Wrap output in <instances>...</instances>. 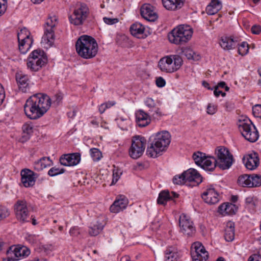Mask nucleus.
I'll return each mask as SVG.
<instances>
[{
    "label": "nucleus",
    "mask_w": 261,
    "mask_h": 261,
    "mask_svg": "<svg viewBox=\"0 0 261 261\" xmlns=\"http://www.w3.org/2000/svg\"><path fill=\"white\" fill-rule=\"evenodd\" d=\"M50 97L45 94L39 93L30 96L24 105L25 115L30 119L36 120L41 117L49 109Z\"/></svg>",
    "instance_id": "f257e3e1"
},
{
    "label": "nucleus",
    "mask_w": 261,
    "mask_h": 261,
    "mask_svg": "<svg viewBox=\"0 0 261 261\" xmlns=\"http://www.w3.org/2000/svg\"><path fill=\"white\" fill-rule=\"evenodd\" d=\"M151 141L146 150L147 154L152 158H156L164 151L169 145L170 135L167 131L159 132L150 138Z\"/></svg>",
    "instance_id": "f03ea898"
},
{
    "label": "nucleus",
    "mask_w": 261,
    "mask_h": 261,
    "mask_svg": "<svg viewBox=\"0 0 261 261\" xmlns=\"http://www.w3.org/2000/svg\"><path fill=\"white\" fill-rule=\"evenodd\" d=\"M216 158L211 156L212 162L215 168L217 166L222 170L229 169L233 161V155L229 150L224 146L217 147L215 151Z\"/></svg>",
    "instance_id": "7ed1b4c3"
},
{
    "label": "nucleus",
    "mask_w": 261,
    "mask_h": 261,
    "mask_svg": "<svg viewBox=\"0 0 261 261\" xmlns=\"http://www.w3.org/2000/svg\"><path fill=\"white\" fill-rule=\"evenodd\" d=\"M193 31L192 28L187 25H180L174 28L168 35L170 42L175 44L186 43L191 38Z\"/></svg>",
    "instance_id": "20e7f679"
},
{
    "label": "nucleus",
    "mask_w": 261,
    "mask_h": 261,
    "mask_svg": "<svg viewBox=\"0 0 261 261\" xmlns=\"http://www.w3.org/2000/svg\"><path fill=\"white\" fill-rule=\"evenodd\" d=\"M237 124L240 132L246 140L251 142H254L257 140L259 136L258 132L250 119H240Z\"/></svg>",
    "instance_id": "39448f33"
},
{
    "label": "nucleus",
    "mask_w": 261,
    "mask_h": 261,
    "mask_svg": "<svg viewBox=\"0 0 261 261\" xmlns=\"http://www.w3.org/2000/svg\"><path fill=\"white\" fill-rule=\"evenodd\" d=\"M182 60L178 55H170L161 58L158 66L164 72H173L177 70L181 66Z\"/></svg>",
    "instance_id": "423d86ee"
},
{
    "label": "nucleus",
    "mask_w": 261,
    "mask_h": 261,
    "mask_svg": "<svg viewBox=\"0 0 261 261\" xmlns=\"http://www.w3.org/2000/svg\"><path fill=\"white\" fill-rule=\"evenodd\" d=\"M47 61L43 50L40 49L33 51L28 58L27 67L32 71H37L44 66Z\"/></svg>",
    "instance_id": "0eeeda50"
},
{
    "label": "nucleus",
    "mask_w": 261,
    "mask_h": 261,
    "mask_svg": "<svg viewBox=\"0 0 261 261\" xmlns=\"http://www.w3.org/2000/svg\"><path fill=\"white\" fill-rule=\"evenodd\" d=\"M58 23V19L55 15L49 16L45 24L44 35L42 38L41 43L50 47L54 44L55 41L54 29Z\"/></svg>",
    "instance_id": "6e6552de"
},
{
    "label": "nucleus",
    "mask_w": 261,
    "mask_h": 261,
    "mask_svg": "<svg viewBox=\"0 0 261 261\" xmlns=\"http://www.w3.org/2000/svg\"><path fill=\"white\" fill-rule=\"evenodd\" d=\"M98 51V45L92 37L83 35V58L91 59L94 57Z\"/></svg>",
    "instance_id": "1a4fd4ad"
},
{
    "label": "nucleus",
    "mask_w": 261,
    "mask_h": 261,
    "mask_svg": "<svg viewBox=\"0 0 261 261\" xmlns=\"http://www.w3.org/2000/svg\"><path fill=\"white\" fill-rule=\"evenodd\" d=\"M146 143V140L144 137L139 136L134 137L129 150L130 156L134 159L140 158L144 151Z\"/></svg>",
    "instance_id": "9d476101"
},
{
    "label": "nucleus",
    "mask_w": 261,
    "mask_h": 261,
    "mask_svg": "<svg viewBox=\"0 0 261 261\" xmlns=\"http://www.w3.org/2000/svg\"><path fill=\"white\" fill-rule=\"evenodd\" d=\"M14 211L16 218L19 222L24 223L29 221V211L25 200H18L14 205Z\"/></svg>",
    "instance_id": "9b49d317"
},
{
    "label": "nucleus",
    "mask_w": 261,
    "mask_h": 261,
    "mask_svg": "<svg viewBox=\"0 0 261 261\" xmlns=\"http://www.w3.org/2000/svg\"><path fill=\"white\" fill-rule=\"evenodd\" d=\"M193 159L195 164L204 170L209 171L214 170L215 166L212 162L211 156H206L205 153L197 151L193 154Z\"/></svg>",
    "instance_id": "f8f14e48"
},
{
    "label": "nucleus",
    "mask_w": 261,
    "mask_h": 261,
    "mask_svg": "<svg viewBox=\"0 0 261 261\" xmlns=\"http://www.w3.org/2000/svg\"><path fill=\"white\" fill-rule=\"evenodd\" d=\"M191 248V254L193 261H207L208 258V252L200 242L194 243Z\"/></svg>",
    "instance_id": "ddd939ff"
},
{
    "label": "nucleus",
    "mask_w": 261,
    "mask_h": 261,
    "mask_svg": "<svg viewBox=\"0 0 261 261\" xmlns=\"http://www.w3.org/2000/svg\"><path fill=\"white\" fill-rule=\"evenodd\" d=\"M179 226L181 231L187 236H192L195 231V227L193 226V223L190 218L182 214L180 215L179 220Z\"/></svg>",
    "instance_id": "4468645a"
},
{
    "label": "nucleus",
    "mask_w": 261,
    "mask_h": 261,
    "mask_svg": "<svg viewBox=\"0 0 261 261\" xmlns=\"http://www.w3.org/2000/svg\"><path fill=\"white\" fill-rule=\"evenodd\" d=\"M203 200L209 204H215L219 200V195L212 185L207 186L201 194Z\"/></svg>",
    "instance_id": "2eb2a0df"
},
{
    "label": "nucleus",
    "mask_w": 261,
    "mask_h": 261,
    "mask_svg": "<svg viewBox=\"0 0 261 261\" xmlns=\"http://www.w3.org/2000/svg\"><path fill=\"white\" fill-rule=\"evenodd\" d=\"M140 12L141 16L149 21H154L158 17L154 7L149 4L143 5Z\"/></svg>",
    "instance_id": "dca6fc26"
},
{
    "label": "nucleus",
    "mask_w": 261,
    "mask_h": 261,
    "mask_svg": "<svg viewBox=\"0 0 261 261\" xmlns=\"http://www.w3.org/2000/svg\"><path fill=\"white\" fill-rule=\"evenodd\" d=\"M128 204V199L124 195H120L116 197L111 205L110 210L112 213H117L125 209Z\"/></svg>",
    "instance_id": "f3484780"
},
{
    "label": "nucleus",
    "mask_w": 261,
    "mask_h": 261,
    "mask_svg": "<svg viewBox=\"0 0 261 261\" xmlns=\"http://www.w3.org/2000/svg\"><path fill=\"white\" fill-rule=\"evenodd\" d=\"M81 160V154L74 153L64 154L60 157V163L64 166H71L79 164Z\"/></svg>",
    "instance_id": "a211bd4d"
},
{
    "label": "nucleus",
    "mask_w": 261,
    "mask_h": 261,
    "mask_svg": "<svg viewBox=\"0 0 261 261\" xmlns=\"http://www.w3.org/2000/svg\"><path fill=\"white\" fill-rule=\"evenodd\" d=\"M36 174L32 171L25 169L21 171V182L25 187H32L35 182L37 177Z\"/></svg>",
    "instance_id": "6ab92c4d"
},
{
    "label": "nucleus",
    "mask_w": 261,
    "mask_h": 261,
    "mask_svg": "<svg viewBox=\"0 0 261 261\" xmlns=\"http://www.w3.org/2000/svg\"><path fill=\"white\" fill-rule=\"evenodd\" d=\"M90 222L89 226V233L91 236L98 235L103 229L105 223L101 222L99 219L94 218L92 220H88Z\"/></svg>",
    "instance_id": "aec40b11"
},
{
    "label": "nucleus",
    "mask_w": 261,
    "mask_h": 261,
    "mask_svg": "<svg viewBox=\"0 0 261 261\" xmlns=\"http://www.w3.org/2000/svg\"><path fill=\"white\" fill-rule=\"evenodd\" d=\"M239 38L233 36H223L220 41V45L225 50H230L239 45Z\"/></svg>",
    "instance_id": "412c9836"
},
{
    "label": "nucleus",
    "mask_w": 261,
    "mask_h": 261,
    "mask_svg": "<svg viewBox=\"0 0 261 261\" xmlns=\"http://www.w3.org/2000/svg\"><path fill=\"white\" fill-rule=\"evenodd\" d=\"M186 181L193 182V185H198L202 182V177L200 174L194 169L190 168L184 171Z\"/></svg>",
    "instance_id": "4be33fe9"
},
{
    "label": "nucleus",
    "mask_w": 261,
    "mask_h": 261,
    "mask_svg": "<svg viewBox=\"0 0 261 261\" xmlns=\"http://www.w3.org/2000/svg\"><path fill=\"white\" fill-rule=\"evenodd\" d=\"M243 160L246 167L249 170L254 169L259 165V159L255 152L246 155Z\"/></svg>",
    "instance_id": "5701e85b"
},
{
    "label": "nucleus",
    "mask_w": 261,
    "mask_h": 261,
    "mask_svg": "<svg viewBox=\"0 0 261 261\" xmlns=\"http://www.w3.org/2000/svg\"><path fill=\"white\" fill-rule=\"evenodd\" d=\"M7 251L12 253V255L18 260L22 257L28 256L30 253L27 247L20 246H12Z\"/></svg>",
    "instance_id": "b1692460"
},
{
    "label": "nucleus",
    "mask_w": 261,
    "mask_h": 261,
    "mask_svg": "<svg viewBox=\"0 0 261 261\" xmlns=\"http://www.w3.org/2000/svg\"><path fill=\"white\" fill-rule=\"evenodd\" d=\"M136 118L137 124L139 127H145L150 122L148 115L141 110L136 113Z\"/></svg>",
    "instance_id": "393cba45"
},
{
    "label": "nucleus",
    "mask_w": 261,
    "mask_h": 261,
    "mask_svg": "<svg viewBox=\"0 0 261 261\" xmlns=\"http://www.w3.org/2000/svg\"><path fill=\"white\" fill-rule=\"evenodd\" d=\"M185 0H162L164 7L168 10H176L181 8Z\"/></svg>",
    "instance_id": "a878e982"
},
{
    "label": "nucleus",
    "mask_w": 261,
    "mask_h": 261,
    "mask_svg": "<svg viewBox=\"0 0 261 261\" xmlns=\"http://www.w3.org/2000/svg\"><path fill=\"white\" fill-rule=\"evenodd\" d=\"M16 79L19 89L23 92H26L29 88L30 83L28 76L22 74H17Z\"/></svg>",
    "instance_id": "bb28decb"
},
{
    "label": "nucleus",
    "mask_w": 261,
    "mask_h": 261,
    "mask_svg": "<svg viewBox=\"0 0 261 261\" xmlns=\"http://www.w3.org/2000/svg\"><path fill=\"white\" fill-rule=\"evenodd\" d=\"M180 50L179 53L182 56H185L189 60L198 61L200 59V56L190 47H182Z\"/></svg>",
    "instance_id": "cd10ccee"
},
{
    "label": "nucleus",
    "mask_w": 261,
    "mask_h": 261,
    "mask_svg": "<svg viewBox=\"0 0 261 261\" xmlns=\"http://www.w3.org/2000/svg\"><path fill=\"white\" fill-rule=\"evenodd\" d=\"M237 208L234 204L231 203H223L218 208V212L222 215H231L234 214Z\"/></svg>",
    "instance_id": "c85d7f7f"
},
{
    "label": "nucleus",
    "mask_w": 261,
    "mask_h": 261,
    "mask_svg": "<svg viewBox=\"0 0 261 261\" xmlns=\"http://www.w3.org/2000/svg\"><path fill=\"white\" fill-rule=\"evenodd\" d=\"M224 238L227 242H231L234 238V223L229 221L226 223Z\"/></svg>",
    "instance_id": "c756f323"
},
{
    "label": "nucleus",
    "mask_w": 261,
    "mask_h": 261,
    "mask_svg": "<svg viewBox=\"0 0 261 261\" xmlns=\"http://www.w3.org/2000/svg\"><path fill=\"white\" fill-rule=\"evenodd\" d=\"M69 19L70 22L75 25L81 24L82 23V7H80L75 10L73 14L69 17Z\"/></svg>",
    "instance_id": "7c9ffc66"
},
{
    "label": "nucleus",
    "mask_w": 261,
    "mask_h": 261,
    "mask_svg": "<svg viewBox=\"0 0 261 261\" xmlns=\"http://www.w3.org/2000/svg\"><path fill=\"white\" fill-rule=\"evenodd\" d=\"M165 261H177L179 255L174 248L169 247L165 252Z\"/></svg>",
    "instance_id": "2f4dec72"
},
{
    "label": "nucleus",
    "mask_w": 261,
    "mask_h": 261,
    "mask_svg": "<svg viewBox=\"0 0 261 261\" xmlns=\"http://www.w3.org/2000/svg\"><path fill=\"white\" fill-rule=\"evenodd\" d=\"M144 30L145 27L140 23H134L130 28L131 34L138 38H140V36L143 35Z\"/></svg>",
    "instance_id": "473e14b6"
},
{
    "label": "nucleus",
    "mask_w": 261,
    "mask_h": 261,
    "mask_svg": "<svg viewBox=\"0 0 261 261\" xmlns=\"http://www.w3.org/2000/svg\"><path fill=\"white\" fill-rule=\"evenodd\" d=\"M50 158L49 157H43L36 161L34 163V168L37 171L43 170L50 165Z\"/></svg>",
    "instance_id": "72a5a7b5"
},
{
    "label": "nucleus",
    "mask_w": 261,
    "mask_h": 261,
    "mask_svg": "<svg viewBox=\"0 0 261 261\" xmlns=\"http://www.w3.org/2000/svg\"><path fill=\"white\" fill-rule=\"evenodd\" d=\"M18 48L21 54H24L29 50L32 44L33 43V40L25 41L18 40Z\"/></svg>",
    "instance_id": "f704fd0d"
},
{
    "label": "nucleus",
    "mask_w": 261,
    "mask_h": 261,
    "mask_svg": "<svg viewBox=\"0 0 261 261\" xmlns=\"http://www.w3.org/2000/svg\"><path fill=\"white\" fill-rule=\"evenodd\" d=\"M30 33L26 28L21 29L17 34L18 40H33V39L30 36Z\"/></svg>",
    "instance_id": "c9c22d12"
},
{
    "label": "nucleus",
    "mask_w": 261,
    "mask_h": 261,
    "mask_svg": "<svg viewBox=\"0 0 261 261\" xmlns=\"http://www.w3.org/2000/svg\"><path fill=\"white\" fill-rule=\"evenodd\" d=\"M170 196L168 191H163L159 195L157 200L158 204H165L166 202L170 199Z\"/></svg>",
    "instance_id": "e433bc0d"
},
{
    "label": "nucleus",
    "mask_w": 261,
    "mask_h": 261,
    "mask_svg": "<svg viewBox=\"0 0 261 261\" xmlns=\"http://www.w3.org/2000/svg\"><path fill=\"white\" fill-rule=\"evenodd\" d=\"M257 204V200L256 198L252 197L249 196L246 198V206L251 211L253 212Z\"/></svg>",
    "instance_id": "4c0bfd02"
},
{
    "label": "nucleus",
    "mask_w": 261,
    "mask_h": 261,
    "mask_svg": "<svg viewBox=\"0 0 261 261\" xmlns=\"http://www.w3.org/2000/svg\"><path fill=\"white\" fill-rule=\"evenodd\" d=\"M251 176L243 175L240 176L238 179V183L242 187H250Z\"/></svg>",
    "instance_id": "58836bf2"
},
{
    "label": "nucleus",
    "mask_w": 261,
    "mask_h": 261,
    "mask_svg": "<svg viewBox=\"0 0 261 261\" xmlns=\"http://www.w3.org/2000/svg\"><path fill=\"white\" fill-rule=\"evenodd\" d=\"M93 16L90 13L89 8L86 5H83V22L87 20L88 21H92Z\"/></svg>",
    "instance_id": "ea45409f"
},
{
    "label": "nucleus",
    "mask_w": 261,
    "mask_h": 261,
    "mask_svg": "<svg viewBox=\"0 0 261 261\" xmlns=\"http://www.w3.org/2000/svg\"><path fill=\"white\" fill-rule=\"evenodd\" d=\"M237 46L238 47V52L240 55L244 56L248 53L249 45L247 42H243L240 44H239Z\"/></svg>",
    "instance_id": "a19ab883"
},
{
    "label": "nucleus",
    "mask_w": 261,
    "mask_h": 261,
    "mask_svg": "<svg viewBox=\"0 0 261 261\" xmlns=\"http://www.w3.org/2000/svg\"><path fill=\"white\" fill-rule=\"evenodd\" d=\"M173 182L174 184L176 185L186 184L187 181L185 174H184V172L180 175H177L174 176L173 178Z\"/></svg>",
    "instance_id": "79ce46f5"
},
{
    "label": "nucleus",
    "mask_w": 261,
    "mask_h": 261,
    "mask_svg": "<svg viewBox=\"0 0 261 261\" xmlns=\"http://www.w3.org/2000/svg\"><path fill=\"white\" fill-rule=\"evenodd\" d=\"M250 187H259L261 185V176L258 175L251 176Z\"/></svg>",
    "instance_id": "37998d69"
},
{
    "label": "nucleus",
    "mask_w": 261,
    "mask_h": 261,
    "mask_svg": "<svg viewBox=\"0 0 261 261\" xmlns=\"http://www.w3.org/2000/svg\"><path fill=\"white\" fill-rule=\"evenodd\" d=\"M91 156L94 161H99L101 157V152L99 149L93 148L90 149Z\"/></svg>",
    "instance_id": "c03bdc74"
},
{
    "label": "nucleus",
    "mask_w": 261,
    "mask_h": 261,
    "mask_svg": "<svg viewBox=\"0 0 261 261\" xmlns=\"http://www.w3.org/2000/svg\"><path fill=\"white\" fill-rule=\"evenodd\" d=\"M22 130L24 134H26L27 135V138H29V136L33 133V126L28 123H25L23 124L22 126Z\"/></svg>",
    "instance_id": "a18cd8bd"
},
{
    "label": "nucleus",
    "mask_w": 261,
    "mask_h": 261,
    "mask_svg": "<svg viewBox=\"0 0 261 261\" xmlns=\"http://www.w3.org/2000/svg\"><path fill=\"white\" fill-rule=\"evenodd\" d=\"M65 170L64 169H59V168L54 167H52L48 172V174L50 176H56L58 174L64 173Z\"/></svg>",
    "instance_id": "49530a36"
},
{
    "label": "nucleus",
    "mask_w": 261,
    "mask_h": 261,
    "mask_svg": "<svg viewBox=\"0 0 261 261\" xmlns=\"http://www.w3.org/2000/svg\"><path fill=\"white\" fill-rule=\"evenodd\" d=\"M9 215L8 208L3 205H0V221L5 219Z\"/></svg>",
    "instance_id": "de8ad7c7"
},
{
    "label": "nucleus",
    "mask_w": 261,
    "mask_h": 261,
    "mask_svg": "<svg viewBox=\"0 0 261 261\" xmlns=\"http://www.w3.org/2000/svg\"><path fill=\"white\" fill-rule=\"evenodd\" d=\"M252 113L255 117L261 118V105H256L253 107Z\"/></svg>",
    "instance_id": "09e8293b"
},
{
    "label": "nucleus",
    "mask_w": 261,
    "mask_h": 261,
    "mask_svg": "<svg viewBox=\"0 0 261 261\" xmlns=\"http://www.w3.org/2000/svg\"><path fill=\"white\" fill-rule=\"evenodd\" d=\"M103 20L105 23L108 25H113L119 22V19L117 18H111L108 17H104Z\"/></svg>",
    "instance_id": "8fccbe9b"
},
{
    "label": "nucleus",
    "mask_w": 261,
    "mask_h": 261,
    "mask_svg": "<svg viewBox=\"0 0 261 261\" xmlns=\"http://www.w3.org/2000/svg\"><path fill=\"white\" fill-rule=\"evenodd\" d=\"M219 10L209 4L206 8V12L208 15H212L216 14Z\"/></svg>",
    "instance_id": "3c124183"
},
{
    "label": "nucleus",
    "mask_w": 261,
    "mask_h": 261,
    "mask_svg": "<svg viewBox=\"0 0 261 261\" xmlns=\"http://www.w3.org/2000/svg\"><path fill=\"white\" fill-rule=\"evenodd\" d=\"M75 48L77 53L82 56V36L79 37L75 43Z\"/></svg>",
    "instance_id": "603ef678"
},
{
    "label": "nucleus",
    "mask_w": 261,
    "mask_h": 261,
    "mask_svg": "<svg viewBox=\"0 0 261 261\" xmlns=\"http://www.w3.org/2000/svg\"><path fill=\"white\" fill-rule=\"evenodd\" d=\"M145 105L150 109H153L155 107V103L154 100L151 98H147L145 101Z\"/></svg>",
    "instance_id": "864d4df0"
},
{
    "label": "nucleus",
    "mask_w": 261,
    "mask_h": 261,
    "mask_svg": "<svg viewBox=\"0 0 261 261\" xmlns=\"http://www.w3.org/2000/svg\"><path fill=\"white\" fill-rule=\"evenodd\" d=\"M121 172H119L118 170H114L113 172V180L112 184H115L120 178Z\"/></svg>",
    "instance_id": "5fc2aeb1"
},
{
    "label": "nucleus",
    "mask_w": 261,
    "mask_h": 261,
    "mask_svg": "<svg viewBox=\"0 0 261 261\" xmlns=\"http://www.w3.org/2000/svg\"><path fill=\"white\" fill-rule=\"evenodd\" d=\"M7 0H0V16L3 15L6 10Z\"/></svg>",
    "instance_id": "6e6d98bb"
},
{
    "label": "nucleus",
    "mask_w": 261,
    "mask_h": 261,
    "mask_svg": "<svg viewBox=\"0 0 261 261\" xmlns=\"http://www.w3.org/2000/svg\"><path fill=\"white\" fill-rule=\"evenodd\" d=\"M210 4L219 10H220L222 7L221 3L219 0H212Z\"/></svg>",
    "instance_id": "4d7b16f0"
},
{
    "label": "nucleus",
    "mask_w": 261,
    "mask_h": 261,
    "mask_svg": "<svg viewBox=\"0 0 261 261\" xmlns=\"http://www.w3.org/2000/svg\"><path fill=\"white\" fill-rule=\"evenodd\" d=\"M166 84L165 80L162 77H159L156 80V85L159 87H163Z\"/></svg>",
    "instance_id": "13d9d810"
},
{
    "label": "nucleus",
    "mask_w": 261,
    "mask_h": 261,
    "mask_svg": "<svg viewBox=\"0 0 261 261\" xmlns=\"http://www.w3.org/2000/svg\"><path fill=\"white\" fill-rule=\"evenodd\" d=\"M251 32L254 34L258 35L261 32V26L254 25L251 28Z\"/></svg>",
    "instance_id": "bf43d9fd"
},
{
    "label": "nucleus",
    "mask_w": 261,
    "mask_h": 261,
    "mask_svg": "<svg viewBox=\"0 0 261 261\" xmlns=\"http://www.w3.org/2000/svg\"><path fill=\"white\" fill-rule=\"evenodd\" d=\"M42 248L45 252L49 253L54 249V247L51 244H46L42 246Z\"/></svg>",
    "instance_id": "052dcab7"
},
{
    "label": "nucleus",
    "mask_w": 261,
    "mask_h": 261,
    "mask_svg": "<svg viewBox=\"0 0 261 261\" xmlns=\"http://www.w3.org/2000/svg\"><path fill=\"white\" fill-rule=\"evenodd\" d=\"M7 258L4 259L3 261H18V259L13 256L10 252L7 251Z\"/></svg>",
    "instance_id": "680f3d73"
},
{
    "label": "nucleus",
    "mask_w": 261,
    "mask_h": 261,
    "mask_svg": "<svg viewBox=\"0 0 261 261\" xmlns=\"http://www.w3.org/2000/svg\"><path fill=\"white\" fill-rule=\"evenodd\" d=\"M5 96V94L4 88L2 85L0 83V105H1L3 103Z\"/></svg>",
    "instance_id": "e2e57ef3"
},
{
    "label": "nucleus",
    "mask_w": 261,
    "mask_h": 261,
    "mask_svg": "<svg viewBox=\"0 0 261 261\" xmlns=\"http://www.w3.org/2000/svg\"><path fill=\"white\" fill-rule=\"evenodd\" d=\"M216 110L214 106L209 104L207 108V112L209 114H214L216 113Z\"/></svg>",
    "instance_id": "0e129e2a"
},
{
    "label": "nucleus",
    "mask_w": 261,
    "mask_h": 261,
    "mask_svg": "<svg viewBox=\"0 0 261 261\" xmlns=\"http://www.w3.org/2000/svg\"><path fill=\"white\" fill-rule=\"evenodd\" d=\"M214 94L216 97H218L220 94L222 97H224L226 95V93L225 92L218 90V87H214Z\"/></svg>",
    "instance_id": "69168bd1"
},
{
    "label": "nucleus",
    "mask_w": 261,
    "mask_h": 261,
    "mask_svg": "<svg viewBox=\"0 0 261 261\" xmlns=\"http://www.w3.org/2000/svg\"><path fill=\"white\" fill-rule=\"evenodd\" d=\"M248 261H261V255L253 254L249 257Z\"/></svg>",
    "instance_id": "338daca9"
},
{
    "label": "nucleus",
    "mask_w": 261,
    "mask_h": 261,
    "mask_svg": "<svg viewBox=\"0 0 261 261\" xmlns=\"http://www.w3.org/2000/svg\"><path fill=\"white\" fill-rule=\"evenodd\" d=\"M107 109V107L105 103H102L99 107V111L101 114H102Z\"/></svg>",
    "instance_id": "774afa93"
}]
</instances>
